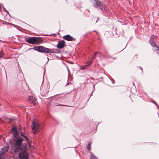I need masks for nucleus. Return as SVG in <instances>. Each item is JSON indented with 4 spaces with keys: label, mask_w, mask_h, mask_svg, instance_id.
<instances>
[{
    "label": "nucleus",
    "mask_w": 159,
    "mask_h": 159,
    "mask_svg": "<svg viewBox=\"0 0 159 159\" xmlns=\"http://www.w3.org/2000/svg\"><path fill=\"white\" fill-rule=\"evenodd\" d=\"M12 130L14 132L13 135L16 138V139H14V141L12 144V147L14 152L16 153L22 150L21 143L23 141V139L22 137H19L16 128H13Z\"/></svg>",
    "instance_id": "nucleus-1"
},
{
    "label": "nucleus",
    "mask_w": 159,
    "mask_h": 159,
    "mask_svg": "<svg viewBox=\"0 0 159 159\" xmlns=\"http://www.w3.org/2000/svg\"><path fill=\"white\" fill-rule=\"evenodd\" d=\"M34 49L39 52H43L47 53H55L56 50L54 49L48 48L43 46H35L34 48Z\"/></svg>",
    "instance_id": "nucleus-2"
},
{
    "label": "nucleus",
    "mask_w": 159,
    "mask_h": 159,
    "mask_svg": "<svg viewBox=\"0 0 159 159\" xmlns=\"http://www.w3.org/2000/svg\"><path fill=\"white\" fill-rule=\"evenodd\" d=\"M25 41L32 44H39L43 42V39L39 37H30L25 39Z\"/></svg>",
    "instance_id": "nucleus-3"
},
{
    "label": "nucleus",
    "mask_w": 159,
    "mask_h": 159,
    "mask_svg": "<svg viewBox=\"0 0 159 159\" xmlns=\"http://www.w3.org/2000/svg\"><path fill=\"white\" fill-rule=\"evenodd\" d=\"M39 124L35 120L32 121L31 128L34 131V134L36 133V132L38 131L39 128Z\"/></svg>",
    "instance_id": "nucleus-4"
},
{
    "label": "nucleus",
    "mask_w": 159,
    "mask_h": 159,
    "mask_svg": "<svg viewBox=\"0 0 159 159\" xmlns=\"http://www.w3.org/2000/svg\"><path fill=\"white\" fill-rule=\"evenodd\" d=\"M9 147L8 146L4 147L1 149L0 152V159H4L3 155H5L8 150Z\"/></svg>",
    "instance_id": "nucleus-5"
},
{
    "label": "nucleus",
    "mask_w": 159,
    "mask_h": 159,
    "mask_svg": "<svg viewBox=\"0 0 159 159\" xmlns=\"http://www.w3.org/2000/svg\"><path fill=\"white\" fill-rule=\"evenodd\" d=\"M66 45L65 42L64 40H62L58 43L57 47L58 48L61 49L64 48Z\"/></svg>",
    "instance_id": "nucleus-6"
},
{
    "label": "nucleus",
    "mask_w": 159,
    "mask_h": 159,
    "mask_svg": "<svg viewBox=\"0 0 159 159\" xmlns=\"http://www.w3.org/2000/svg\"><path fill=\"white\" fill-rule=\"evenodd\" d=\"M19 157L21 159H27L28 155L26 152H22L19 153Z\"/></svg>",
    "instance_id": "nucleus-7"
},
{
    "label": "nucleus",
    "mask_w": 159,
    "mask_h": 159,
    "mask_svg": "<svg viewBox=\"0 0 159 159\" xmlns=\"http://www.w3.org/2000/svg\"><path fill=\"white\" fill-rule=\"evenodd\" d=\"M63 38L65 39L68 41H75V39L74 38L72 37L68 34L63 36Z\"/></svg>",
    "instance_id": "nucleus-8"
},
{
    "label": "nucleus",
    "mask_w": 159,
    "mask_h": 159,
    "mask_svg": "<svg viewBox=\"0 0 159 159\" xmlns=\"http://www.w3.org/2000/svg\"><path fill=\"white\" fill-rule=\"evenodd\" d=\"M100 2L98 0H94V2L93 3V6L96 8H98L99 5H100Z\"/></svg>",
    "instance_id": "nucleus-9"
},
{
    "label": "nucleus",
    "mask_w": 159,
    "mask_h": 159,
    "mask_svg": "<svg viewBox=\"0 0 159 159\" xmlns=\"http://www.w3.org/2000/svg\"><path fill=\"white\" fill-rule=\"evenodd\" d=\"M151 45L154 47V49L155 50L157 51L158 50V48L156 45V44L155 42H151Z\"/></svg>",
    "instance_id": "nucleus-10"
},
{
    "label": "nucleus",
    "mask_w": 159,
    "mask_h": 159,
    "mask_svg": "<svg viewBox=\"0 0 159 159\" xmlns=\"http://www.w3.org/2000/svg\"><path fill=\"white\" fill-rule=\"evenodd\" d=\"M99 7L100 9L103 11L105 10L106 9L105 5L102 4L101 2L100 3V5H99Z\"/></svg>",
    "instance_id": "nucleus-11"
},
{
    "label": "nucleus",
    "mask_w": 159,
    "mask_h": 159,
    "mask_svg": "<svg viewBox=\"0 0 159 159\" xmlns=\"http://www.w3.org/2000/svg\"><path fill=\"white\" fill-rule=\"evenodd\" d=\"M101 55V53L98 52L95 53L94 56L93 57V58H94L97 56L100 57Z\"/></svg>",
    "instance_id": "nucleus-12"
},
{
    "label": "nucleus",
    "mask_w": 159,
    "mask_h": 159,
    "mask_svg": "<svg viewBox=\"0 0 159 159\" xmlns=\"http://www.w3.org/2000/svg\"><path fill=\"white\" fill-rule=\"evenodd\" d=\"M91 143L90 142L88 144L87 146V149L89 150H90L91 149L90 146L91 145Z\"/></svg>",
    "instance_id": "nucleus-13"
},
{
    "label": "nucleus",
    "mask_w": 159,
    "mask_h": 159,
    "mask_svg": "<svg viewBox=\"0 0 159 159\" xmlns=\"http://www.w3.org/2000/svg\"><path fill=\"white\" fill-rule=\"evenodd\" d=\"M91 159H98V158L94 156L93 155L91 154Z\"/></svg>",
    "instance_id": "nucleus-14"
},
{
    "label": "nucleus",
    "mask_w": 159,
    "mask_h": 159,
    "mask_svg": "<svg viewBox=\"0 0 159 159\" xmlns=\"http://www.w3.org/2000/svg\"><path fill=\"white\" fill-rule=\"evenodd\" d=\"M34 98L33 96H30L29 98V100L30 101H31Z\"/></svg>",
    "instance_id": "nucleus-15"
},
{
    "label": "nucleus",
    "mask_w": 159,
    "mask_h": 159,
    "mask_svg": "<svg viewBox=\"0 0 159 159\" xmlns=\"http://www.w3.org/2000/svg\"><path fill=\"white\" fill-rule=\"evenodd\" d=\"M31 102L34 104V105L36 103V101L35 100V99L34 98L33 100H32L31 101Z\"/></svg>",
    "instance_id": "nucleus-16"
},
{
    "label": "nucleus",
    "mask_w": 159,
    "mask_h": 159,
    "mask_svg": "<svg viewBox=\"0 0 159 159\" xmlns=\"http://www.w3.org/2000/svg\"><path fill=\"white\" fill-rule=\"evenodd\" d=\"M21 134V135L25 137V139L26 140V141L27 142H28V139L27 137L26 136H24V135H23L22 133Z\"/></svg>",
    "instance_id": "nucleus-17"
},
{
    "label": "nucleus",
    "mask_w": 159,
    "mask_h": 159,
    "mask_svg": "<svg viewBox=\"0 0 159 159\" xmlns=\"http://www.w3.org/2000/svg\"><path fill=\"white\" fill-rule=\"evenodd\" d=\"M92 62L91 61H89V63H87V64H86V66H87L89 65H90L92 63Z\"/></svg>",
    "instance_id": "nucleus-18"
},
{
    "label": "nucleus",
    "mask_w": 159,
    "mask_h": 159,
    "mask_svg": "<svg viewBox=\"0 0 159 159\" xmlns=\"http://www.w3.org/2000/svg\"><path fill=\"white\" fill-rule=\"evenodd\" d=\"M3 55V54L2 53L0 52V58H1L2 57Z\"/></svg>",
    "instance_id": "nucleus-19"
},
{
    "label": "nucleus",
    "mask_w": 159,
    "mask_h": 159,
    "mask_svg": "<svg viewBox=\"0 0 159 159\" xmlns=\"http://www.w3.org/2000/svg\"><path fill=\"white\" fill-rule=\"evenodd\" d=\"M139 68H140L141 70L142 71V72H143V70L142 68L141 67H139Z\"/></svg>",
    "instance_id": "nucleus-20"
},
{
    "label": "nucleus",
    "mask_w": 159,
    "mask_h": 159,
    "mask_svg": "<svg viewBox=\"0 0 159 159\" xmlns=\"http://www.w3.org/2000/svg\"><path fill=\"white\" fill-rule=\"evenodd\" d=\"M13 25L14 26H15V25Z\"/></svg>",
    "instance_id": "nucleus-21"
},
{
    "label": "nucleus",
    "mask_w": 159,
    "mask_h": 159,
    "mask_svg": "<svg viewBox=\"0 0 159 159\" xmlns=\"http://www.w3.org/2000/svg\"><path fill=\"white\" fill-rule=\"evenodd\" d=\"M61 105V106H64V105Z\"/></svg>",
    "instance_id": "nucleus-22"
},
{
    "label": "nucleus",
    "mask_w": 159,
    "mask_h": 159,
    "mask_svg": "<svg viewBox=\"0 0 159 159\" xmlns=\"http://www.w3.org/2000/svg\"><path fill=\"white\" fill-rule=\"evenodd\" d=\"M70 83H70H70H68V84H70Z\"/></svg>",
    "instance_id": "nucleus-23"
}]
</instances>
